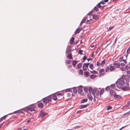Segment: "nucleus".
Returning a JSON list of instances; mask_svg holds the SVG:
<instances>
[{
  "label": "nucleus",
  "mask_w": 130,
  "mask_h": 130,
  "mask_svg": "<svg viewBox=\"0 0 130 130\" xmlns=\"http://www.w3.org/2000/svg\"><path fill=\"white\" fill-rule=\"evenodd\" d=\"M92 20V19H90L89 20H87L86 22V24H90V23L89 22L91 20Z\"/></svg>",
  "instance_id": "4d7b16f0"
},
{
  "label": "nucleus",
  "mask_w": 130,
  "mask_h": 130,
  "mask_svg": "<svg viewBox=\"0 0 130 130\" xmlns=\"http://www.w3.org/2000/svg\"><path fill=\"white\" fill-rule=\"evenodd\" d=\"M110 87L109 86H108L106 87L105 88V90L106 91H108L109 90H110Z\"/></svg>",
  "instance_id": "e433bc0d"
},
{
  "label": "nucleus",
  "mask_w": 130,
  "mask_h": 130,
  "mask_svg": "<svg viewBox=\"0 0 130 130\" xmlns=\"http://www.w3.org/2000/svg\"><path fill=\"white\" fill-rule=\"evenodd\" d=\"M68 58L70 59H72L73 58L72 55L71 53H69L67 55Z\"/></svg>",
  "instance_id": "ddd939ff"
},
{
  "label": "nucleus",
  "mask_w": 130,
  "mask_h": 130,
  "mask_svg": "<svg viewBox=\"0 0 130 130\" xmlns=\"http://www.w3.org/2000/svg\"><path fill=\"white\" fill-rule=\"evenodd\" d=\"M78 73L79 75H83V70L82 69H80L78 71Z\"/></svg>",
  "instance_id": "5701e85b"
},
{
  "label": "nucleus",
  "mask_w": 130,
  "mask_h": 130,
  "mask_svg": "<svg viewBox=\"0 0 130 130\" xmlns=\"http://www.w3.org/2000/svg\"><path fill=\"white\" fill-rule=\"evenodd\" d=\"M106 60L105 59H104L102 61L101 63V66H102L103 64H105V63Z\"/></svg>",
  "instance_id": "ea45409f"
},
{
  "label": "nucleus",
  "mask_w": 130,
  "mask_h": 130,
  "mask_svg": "<svg viewBox=\"0 0 130 130\" xmlns=\"http://www.w3.org/2000/svg\"><path fill=\"white\" fill-rule=\"evenodd\" d=\"M18 118V117L16 116H13L12 117V119H13V120H15V119H17Z\"/></svg>",
  "instance_id": "69168bd1"
},
{
  "label": "nucleus",
  "mask_w": 130,
  "mask_h": 130,
  "mask_svg": "<svg viewBox=\"0 0 130 130\" xmlns=\"http://www.w3.org/2000/svg\"><path fill=\"white\" fill-rule=\"evenodd\" d=\"M47 114V113L43 112L41 110L40 112V114L38 115V117L39 118H43Z\"/></svg>",
  "instance_id": "20e7f679"
},
{
  "label": "nucleus",
  "mask_w": 130,
  "mask_h": 130,
  "mask_svg": "<svg viewBox=\"0 0 130 130\" xmlns=\"http://www.w3.org/2000/svg\"><path fill=\"white\" fill-rule=\"evenodd\" d=\"M109 70L110 71H112L114 69V67L113 66H111L110 67V68H109Z\"/></svg>",
  "instance_id": "c9c22d12"
},
{
  "label": "nucleus",
  "mask_w": 130,
  "mask_h": 130,
  "mask_svg": "<svg viewBox=\"0 0 130 130\" xmlns=\"http://www.w3.org/2000/svg\"><path fill=\"white\" fill-rule=\"evenodd\" d=\"M38 106L39 108H42L44 106L43 104L42 103H39L38 105Z\"/></svg>",
  "instance_id": "2eb2a0df"
},
{
  "label": "nucleus",
  "mask_w": 130,
  "mask_h": 130,
  "mask_svg": "<svg viewBox=\"0 0 130 130\" xmlns=\"http://www.w3.org/2000/svg\"><path fill=\"white\" fill-rule=\"evenodd\" d=\"M114 27V26H112V27H109V29L107 30V31H109V30H111Z\"/></svg>",
  "instance_id": "680f3d73"
},
{
  "label": "nucleus",
  "mask_w": 130,
  "mask_h": 130,
  "mask_svg": "<svg viewBox=\"0 0 130 130\" xmlns=\"http://www.w3.org/2000/svg\"><path fill=\"white\" fill-rule=\"evenodd\" d=\"M112 107L111 106H109L107 107V110H109L110 109H112Z\"/></svg>",
  "instance_id": "3c124183"
},
{
  "label": "nucleus",
  "mask_w": 130,
  "mask_h": 130,
  "mask_svg": "<svg viewBox=\"0 0 130 130\" xmlns=\"http://www.w3.org/2000/svg\"><path fill=\"white\" fill-rule=\"evenodd\" d=\"M89 67L90 69L93 70L94 68L93 64V63L90 64L89 66Z\"/></svg>",
  "instance_id": "2f4dec72"
},
{
  "label": "nucleus",
  "mask_w": 130,
  "mask_h": 130,
  "mask_svg": "<svg viewBox=\"0 0 130 130\" xmlns=\"http://www.w3.org/2000/svg\"><path fill=\"white\" fill-rule=\"evenodd\" d=\"M89 63H84L83 66L86 68H88L89 65Z\"/></svg>",
  "instance_id": "4be33fe9"
},
{
  "label": "nucleus",
  "mask_w": 130,
  "mask_h": 130,
  "mask_svg": "<svg viewBox=\"0 0 130 130\" xmlns=\"http://www.w3.org/2000/svg\"><path fill=\"white\" fill-rule=\"evenodd\" d=\"M126 76V75H123L121 76V79H123L124 80V79H125V77Z\"/></svg>",
  "instance_id": "49530a36"
},
{
  "label": "nucleus",
  "mask_w": 130,
  "mask_h": 130,
  "mask_svg": "<svg viewBox=\"0 0 130 130\" xmlns=\"http://www.w3.org/2000/svg\"><path fill=\"white\" fill-rule=\"evenodd\" d=\"M66 91V92H72V90L71 89V88H68L66 89L65 90Z\"/></svg>",
  "instance_id": "58836bf2"
},
{
  "label": "nucleus",
  "mask_w": 130,
  "mask_h": 130,
  "mask_svg": "<svg viewBox=\"0 0 130 130\" xmlns=\"http://www.w3.org/2000/svg\"><path fill=\"white\" fill-rule=\"evenodd\" d=\"M109 91L110 95L111 96H112L113 95H114V92H113V90L112 89H110Z\"/></svg>",
  "instance_id": "bb28decb"
},
{
  "label": "nucleus",
  "mask_w": 130,
  "mask_h": 130,
  "mask_svg": "<svg viewBox=\"0 0 130 130\" xmlns=\"http://www.w3.org/2000/svg\"><path fill=\"white\" fill-rule=\"evenodd\" d=\"M71 48L70 46L68 45L67 46L66 48V54H68L69 52L71 51Z\"/></svg>",
  "instance_id": "39448f33"
},
{
  "label": "nucleus",
  "mask_w": 130,
  "mask_h": 130,
  "mask_svg": "<svg viewBox=\"0 0 130 130\" xmlns=\"http://www.w3.org/2000/svg\"><path fill=\"white\" fill-rule=\"evenodd\" d=\"M51 98L53 100L55 101H56L58 99L57 96L55 94L53 95Z\"/></svg>",
  "instance_id": "aec40b11"
},
{
  "label": "nucleus",
  "mask_w": 130,
  "mask_h": 130,
  "mask_svg": "<svg viewBox=\"0 0 130 130\" xmlns=\"http://www.w3.org/2000/svg\"><path fill=\"white\" fill-rule=\"evenodd\" d=\"M63 94H64L63 93H58L57 94V95L58 96H62L63 95Z\"/></svg>",
  "instance_id": "c03bdc74"
},
{
  "label": "nucleus",
  "mask_w": 130,
  "mask_h": 130,
  "mask_svg": "<svg viewBox=\"0 0 130 130\" xmlns=\"http://www.w3.org/2000/svg\"><path fill=\"white\" fill-rule=\"evenodd\" d=\"M88 100L87 99H84L80 101L81 103H83L86 102L88 101Z\"/></svg>",
  "instance_id": "dca6fc26"
},
{
  "label": "nucleus",
  "mask_w": 130,
  "mask_h": 130,
  "mask_svg": "<svg viewBox=\"0 0 130 130\" xmlns=\"http://www.w3.org/2000/svg\"><path fill=\"white\" fill-rule=\"evenodd\" d=\"M84 90L85 92L86 93H87L88 92V89L87 88H84Z\"/></svg>",
  "instance_id": "09e8293b"
},
{
  "label": "nucleus",
  "mask_w": 130,
  "mask_h": 130,
  "mask_svg": "<svg viewBox=\"0 0 130 130\" xmlns=\"http://www.w3.org/2000/svg\"><path fill=\"white\" fill-rule=\"evenodd\" d=\"M120 89L124 91H127L129 90L130 89V88L127 86H124L123 87V86L121 87Z\"/></svg>",
  "instance_id": "423d86ee"
},
{
  "label": "nucleus",
  "mask_w": 130,
  "mask_h": 130,
  "mask_svg": "<svg viewBox=\"0 0 130 130\" xmlns=\"http://www.w3.org/2000/svg\"><path fill=\"white\" fill-rule=\"evenodd\" d=\"M109 70V68L108 66L107 67V68L105 69V72H107Z\"/></svg>",
  "instance_id": "bf43d9fd"
},
{
  "label": "nucleus",
  "mask_w": 130,
  "mask_h": 130,
  "mask_svg": "<svg viewBox=\"0 0 130 130\" xmlns=\"http://www.w3.org/2000/svg\"><path fill=\"white\" fill-rule=\"evenodd\" d=\"M77 61L76 60H73L72 65L73 67H75V65L77 64Z\"/></svg>",
  "instance_id": "6ab92c4d"
},
{
  "label": "nucleus",
  "mask_w": 130,
  "mask_h": 130,
  "mask_svg": "<svg viewBox=\"0 0 130 130\" xmlns=\"http://www.w3.org/2000/svg\"><path fill=\"white\" fill-rule=\"evenodd\" d=\"M119 96L118 95H114L113 96V97L115 99H116L118 98L119 96Z\"/></svg>",
  "instance_id": "37998d69"
},
{
  "label": "nucleus",
  "mask_w": 130,
  "mask_h": 130,
  "mask_svg": "<svg viewBox=\"0 0 130 130\" xmlns=\"http://www.w3.org/2000/svg\"><path fill=\"white\" fill-rule=\"evenodd\" d=\"M127 107V105H125L124 106H123L122 108V109H125L127 107Z\"/></svg>",
  "instance_id": "052dcab7"
},
{
  "label": "nucleus",
  "mask_w": 130,
  "mask_h": 130,
  "mask_svg": "<svg viewBox=\"0 0 130 130\" xmlns=\"http://www.w3.org/2000/svg\"><path fill=\"white\" fill-rule=\"evenodd\" d=\"M104 92V88L100 90V95L102 94Z\"/></svg>",
  "instance_id": "f704fd0d"
},
{
  "label": "nucleus",
  "mask_w": 130,
  "mask_h": 130,
  "mask_svg": "<svg viewBox=\"0 0 130 130\" xmlns=\"http://www.w3.org/2000/svg\"><path fill=\"white\" fill-rule=\"evenodd\" d=\"M19 113L18 110H17V111H14V112H12V113H10V114H9L8 115H10V114H12V113Z\"/></svg>",
  "instance_id": "864d4df0"
},
{
  "label": "nucleus",
  "mask_w": 130,
  "mask_h": 130,
  "mask_svg": "<svg viewBox=\"0 0 130 130\" xmlns=\"http://www.w3.org/2000/svg\"><path fill=\"white\" fill-rule=\"evenodd\" d=\"M101 63H100V62H97V63H96V65L98 66H101Z\"/></svg>",
  "instance_id": "774afa93"
},
{
  "label": "nucleus",
  "mask_w": 130,
  "mask_h": 130,
  "mask_svg": "<svg viewBox=\"0 0 130 130\" xmlns=\"http://www.w3.org/2000/svg\"><path fill=\"white\" fill-rule=\"evenodd\" d=\"M82 30V28L78 27L77 28L76 30L75 31L74 33L75 34L79 33Z\"/></svg>",
  "instance_id": "1a4fd4ad"
},
{
  "label": "nucleus",
  "mask_w": 130,
  "mask_h": 130,
  "mask_svg": "<svg viewBox=\"0 0 130 130\" xmlns=\"http://www.w3.org/2000/svg\"><path fill=\"white\" fill-rule=\"evenodd\" d=\"M73 92L74 94H76L77 92V89L75 87H74L73 88Z\"/></svg>",
  "instance_id": "b1692460"
},
{
  "label": "nucleus",
  "mask_w": 130,
  "mask_h": 130,
  "mask_svg": "<svg viewBox=\"0 0 130 130\" xmlns=\"http://www.w3.org/2000/svg\"><path fill=\"white\" fill-rule=\"evenodd\" d=\"M117 87L119 89H120L125 84L124 80L123 79H121V78H119L115 82Z\"/></svg>",
  "instance_id": "f03ea898"
},
{
  "label": "nucleus",
  "mask_w": 130,
  "mask_h": 130,
  "mask_svg": "<svg viewBox=\"0 0 130 130\" xmlns=\"http://www.w3.org/2000/svg\"><path fill=\"white\" fill-rule=\"evenodd\" d=\"M89 104H87L85 105H80V108L81 109L86 108L89 106Z\"/></svg>",
  "instance_id": "6e6552de"
},
{
  "label": "nucleus",
  "mask_w": 130,
  "mask_h": 130,
  "mask_svg": "<svg viewBox=\"0 0 130 130\" xmlns=\"http://www.w3.org/2000/svg\"><path fill=\"white\" fill-rule=\"evenodd\" d=\"M82 62L80 63L77 65V67L78 68H81L82 66Z\"/></svg>",
  "instance_id": "c85d7f7f"
},
{
  "label": "nucleus",
  "mask_w": 130,
  "mask_h": 130,
  "mask_svg": "<svg viewBox=\"0 0 130 130\" xmlns=\"http://www.w3.org/2000/svg\"><path fill=\"white\" fill-rule=\"evenodd\" d=\"M71 61V60H66V63L67 64H69Z\"/></svg>",
  "instance_id": "79ce46f5"
},
{
  "label": "nucleus",
  "mask_w": 130,
  "mask_h": 130,
  "mask_svg": "<svg viewBox=\"0 0 130 130\" xmlns=\"http://www.w3.org/2000/svg\"><path fill=\"white\" fill-rule=\"evenodd\" d=\"M93 19H95V20H97L99 18V15H96L95 14H93L92 15Z\"/></svg>",
  "instance_id": "9d476101"
},
{
  "label": "nucleus",
  "mask_w": 130,
  "mask_h": 130,
  "mask_svg": "<svg viewBox=\"0 0 130 130\" xmlns=\"http://www.w3.org/2000/svg\"><path fill=\"white\" fill-rule=\"evenodd\" d=\"M87 56L86 55H85L83 57V59L84 61H85L87 59Z\"/></svg>",
  "instance_id": "5fc2aeb1"
},
{
  "label": "nucleus",
  "mask_w": 130,
  "mask_h": 130,
  "mask_svg": "<svg viewBox=\"0 0 130 130\" xmlns=\"http://www.w3.org/2000/svg\"><path fill=\"white\" fill-rule=\"evenodd\" d=\"M120 70H121L122 71H125V69L124 67H123V68L121 67V68H120Z\"/></svg>",
  "instance_id": "0e129e2a"
},
{
  "label": "nucleus",
  "mask_w": 130,
  "mask_h": 130,
  "mask_svg": "<svg viewBox=\"0 0 130 130\" xmlns=\"http://www.w3.org/2000/svg\"><path fill=\"white\" fill-rule=\"evenodd\" d=\"M130 111H129L127 112H126L123 115V116L124 117H127L130 114Z\"/></svg>",
  "instance_id": "412c9836"
},
{
  "label": "nucleus",
  "mask_w": 130,
  "mask_h": 130,
  "mask_svg": "<svg viewBox=\"0 0 130 130\" xmlns=\"http://www.w3.org/2000/svg\"><path fill=\"white\" fill-rule=\"evenodd\" d=\"M105 2H104V1H103V0H102V1H101V2H100V3L101 4H102L103 5H104L105 4Z\"/></svg>",
  "instance_id": "6e6d98bb"
},
{
  "label": "nucleus",
  "mask_w": 130,
  "mask_h": 130,
  "mask_svg": "<svg viewBox=\"0 0 130 130\" xmlns=\"http://www.w3.org/2000/svg\"><path fill=\"white\" fill-rule=\"evenodd\" d=\"M90 72L92 74H98V71L95 70H93L92 71H90Z\"/></svg>",
  "instance_id": "7c9ffc66"
},
{
  "label": "nucleus",
  "mask_w": 130,
  "mask_h": 130,
  "mask_svg": "<svg viewBox=\"0 0 130 130\" xmlns=\"http://www.w3.org/2000/svg\"><path fill=\"white\" fill-rule=\"evenodd\" d=\"M110 86H111V87L112 88H114L115 87H116V85H115V84H111V85H110Z\"/></svg>",
  "instance_id": "de8ad7c7"
},
{
  "label": "nucleus",
  "mask_w": 130,
  "mask_h": 130,
  "mask_svg": "<svg viewBox=\"0 0 130 130\" xmlns=\"http://www.w3.org/2000/svg\"><path fill=\"white\" fill-rule=\"evenodd\" d=\"M74 40L75 38L74 37H72L71 38L70 40V44H73L74 41Z\"/></svg>",
  "instance_id": "f8f14e48"
},
{
  "label": "nucleus",
  "mask_w": 130,
  "mask_h": 130,
  "mask_svg": "<svg viewBox=\"0 0 130 130\" xmlns=\"http://www.w3.org/2000/svg\"><path fill=\"white\" fill-rule=\"evenodd\" d=\"M104 70L103 69H100L99 70V73H100L101 72H104Z\"/></svg>",
  "instance_id": "8fccbe9b"
},
{
  "label": "nucleus",
  "mask_w": 130,
  "mask_h": 130,
  "mask_svg": "<svg viewBox=\"0 0 130 130\" xmlns=\"http://www.w3.org/2000/svg\"><path fill=\"white\" fill-rule=\"evenodd\" d=\"M96 76L95 75L92 74L90 75V77L92 79H93L96 77Z\"/></svg>",
  "instance_id": "a211bd4d"
},
{
  "label": "nucleus",
  "mask_w": 130,
  "mask_h": 130,
  "mask_svg": "<svg viewBox=\"0 0 130 130\" xmlns=\"http://www.w3.org/2000/svg\"><path fill=\"white\" fill-rule=\"evenodd\" d=\"M96 6L98 8L100 9L102 7V6L101 5V4L100 3H99Z\"/></svg>",
  "instance_id": "a18cd8bd"
},
{
  "label": "nucleus",
  "mask_w": 130,
  "mask_h": 130,
  "mask_svg": "<svg viewBox=\"0 0 130 130\" xmlns=\"http://www.w3.org/2000/svg\"><path fill=\"white\" fill-rule=\"evenodd\" d=\"M81 127V126L79 125L77 126H75L73 127V129H76L77 128H80Z\"/></svg>",
  "instance_id": "603ef678"
},
{
  "label": "nucleus",
  "mask_w": 130,
  "mask_h": 130,
  "mask_svg": "<svg viewBox=\"0 0 130 130\" xmlns=\"http://www.w3.org/2000/svg\"><path fill=\"white\" fill-rule=\"evenodd\" d=\"M93 89L91 87H90L89 88L88 91L89 92V93H91V92L92 91Z\"/></svg>",
  "instance_id": "4c0bfd02"
},
{
  "label": "nucleus",
  "mask_w": 130,
  "mask_h": 130,
  "mask_svg": "<svg viewBox=\"0 0 130 130\" xmlns=\"http://www.w3.org/2000/svg\"><path fill=\"white\" fill-rule=\"evenodd\" d=\"M87 19V17H84L82 20V21L81 22H82V23H84L85 22L86 19Z\"/></svg>",
  "instance_id": "393cba45"
},
{
  "label": "nucleus",
  "mask_w": 130,
  "mask_h": 130,
  "mask_svg": "<svg viewBox=\"0 0 130 130\" xmlns=\"http://www.w3.org/2000/svg\"><path fill=\"white\" fill-rule=\"evenodd\" d=\"M97 91V89L96 88L94 89L92 91V95H94L95 94V92Z\"/></svg>",
  "instance_id": "c756f323"
},
{
  "label": "nucleus",
  "mask_w": 130,
  "mask_h": 130,
  "mask_svg": "<svg viewBox=\"0 0 130 130\" xmlns=\"http://www.w3.org/2000/svg\"><path fill=\"white\" fill-rule=\"evenodd\" d=\"M123 57H121L119 58V61L120 62H121L122 61L123 59Z\"/></svg>",
  "instance_id": "13d9d810"
},
{
  "label": "nucleus",
  "mask_w": 130,
  "mask_h": 130,
  "mask_svg": "<svg viewBox=\"0 0 130 130\" xmlns=\"http://www.w3.org/2000/svg\"><path fill=\"white\" fill-rule=\"evenodd\" d=\"M83 51L81 50H79L78 51V53L80 55H84V54H83L82 52Z\"/></svg>",
  "instance_id": "a19ab883"
},
{
  "label": "nucleus",
  "mask_w": 130,
  "mask_h": 130,
  "mask_svg": "<svg viewBox=\"0 0 130 130\" xmlns=\"http://www.w3.org/2000/svg\"><path fill=\"white\" fill-rule=\"evenodd\" d=\"M129 67L128 66H126L125 67V70L126 69L127 70H128V69H129Z\"/></svg>",
  "instance_id": "e2e57ef3"
},
{
  "label": "nucleus",
  "mask_w": 130,
  "mask_h": 130,
  "mask_svg": "<svg viewBox=\"0 0 130 130\" xmlns=\"http://www.w3.org/2000/svg\"><path fill=\"white\" fill-rule=\"evenodd\" d=\"M36 107V105H34V104L30 105V106L27 107L24 110L26 112L28 113V111L30 110L31 111H34V113L36 112L37 111L34 109Z\"/></svg>",
  "instance_id": "f257e3e1"
},
{
  "label": "nucleus",
  "mask_w": 130,
  "mask_h": 130,
  "mask_svg": "<svg viewBox=\"0 0 130 130\" xmlns=\"http://www.w3.org/2000/svg\"><path fill=\"white\" fill-rule=\"evenodd\" d=\"M116 61H115L113 63V65L116 67L117 68H119L120 67V63H117Z\"/></svg>",
  "instance_id": "0eeeda50"
},
{
  "label": "nucleus",
  "mask_w": 130,
  "mask_h": 130,
  "mask_svg": "<svg viewBox=\"0 0 130 130\" xmlns=\"http://www.w3.org/2000/svg\"><path fill=\"white\" fill-rule=\"evenodd\" d=\"M18 111L19 113H23L24 112L23 111L21 110H18Z\"/></svg>",
  "instance_id": "338daca9"
},
{
  "label": "nucleus",
  "mask_w": 130,
  "mask_h": 130,
  "mask_svg": "<svg viewBox=\"0 0 130 130\" xmlns=\"http://www.w3.org/2000/svg\"><path fill=\"white\" fill-rule=\"evenodd\" d=\"M126 84L127 86L129 85V80L128 78L125 79Z\"/></svg>",
  "instance_id": "cd10ccee"
},
{
  "label": "nucleus",
  "mask_w": 130,
  "mask_h": 130,
  "mask_svg": "<svg viewBox=\"0 0 130 130\" xmlns=\"http://www.w3.org/2000/svg\"><path fill=\"white\" fill-rule=\"evenodd\" d=\"M87 97L89 100H90L92 101L93 99V97L91 94L90 93L89 94H87Z\"/></svg>",
  "instance_id": "4468645a"
},
{
  "label": "nucleus",
  "mask_w": 130,
  "mask_h": 130,
  "mask_svg": "<svg viewBox=\"0 0 130 130\" xmlns=\"http://www.w3.org/2000/svg\"><path fill=\"white\" fill-rule=\"evenodd\" d=\"M98 8V7L96 6L94 7V10L96 12L98 11H99V9Z\"/></svg>",
  "instance_id": "473e14b6"
},
{
  "label": "nucleus",
  "mask_w": 130,
  "mask_h": 130,
  "mask_svg": "<svg viewBox=\"0 0 130 130\" xmlns=\"http://www.w3.org/2000/svg\"><path fill=\"white\" fill-rule=\"evenodd\" d=\"M8 115H5L0 119V121H2L3 119H5V118L7 117Z\"/></svg>",
  "instance_id": "a878e982"
},
{
  "label": "nucleus",
  "mask_w": 130,
  "mask_h": 130,
  "mask_svg": "<svg viewBox=\"0 0 130 130\" xmlns=\"http://www.w3.org/2000/svg\"><path fill=\"white\" fill-rule=\"evenodd\" d=\"M94 12V10H92L89 12L87 14L88 15H91L92 13Z\"/></svg>",
  "instance_id": "72a5a7b5"
},
{
  "label": "nucleus",
  "mask_w": 130,
  "mask_h": 130,
  "mask_svg": "<svg viewBox=\"0 0 130 130\" xmlns=\"http://www.w3.org/2000/svg\"><path fill=\"white\" fill-rule=\"evenodd\" d=\"M83 91V89L82 87H79L78 89V92L79 94H80Z\"/></svg>",
  "instance_id": "f3484780"
},
{
  "label": "nucleus",
  "mask_w": 130,
  "mask_h": 130,
  "mask_svg": "<svg viewBox=\"0 0 130 130\" xmlns=\"http://www.w3.org/2000/svg\"><path fill=\"white\" fill-rule=\"evenodd\" d=\"M42 100L43 103L45 105H46L47 104L50 102L52 100L51 97L50 95L48 96L43 98Z\"/></svg>",
  "instance_id": "7ed1b4c3"
},
{
  "label": "nucleus",
  "mask_w": 130,
  "mask_h": 130,
  "mask_svg": "<svg viewBox=\"0 0 130 130\" xmlns=\"http://www.w3.org/2000/svg\"><path fill=\"white\" fill-rule=\"evenodd\" d=\"M89 72L88 71L84 72V76L86 77H88L89 75Z\"/></svg>",
  "instance_id": "9b49d317"
}]
</instances>
